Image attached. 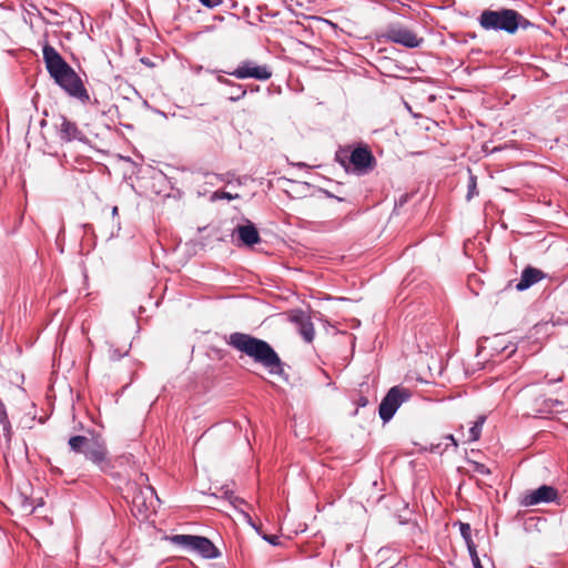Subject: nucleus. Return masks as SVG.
I'll use <instances>...</instances> for the list:
<instances>
[{
  "label": "nucleus",
  "instance_id": "nucleus-1",
  "mask_svg": "<svg viewBox=\"0 0 568 568\" xmlns=\"http://www.w3.org/2000/svg\"><path fill=\"white\" fill-rule=\"evenodd\" d=\"M43 61L50 78L70 98L77 99L82 104L90 102V94L84 83L74 69L51 44L42 48Z\"/></svg>",
  "mask_w": 568,
  "mask_h": 568
},
{
  "label": "nucleus",
  "instance_id": "nucleus-2",
  "mask_svg": "<svg viewBox=\"0 0 568 568\" xmlns=\"http://www.w3.org/2000/svg\"><path fill=\"white\" fill-rule=\"evenodd\" d=\"M227 344L267 368L271 375L280 376L285 382L288 381V375L284 371L285 364L266 341L250 334L235 332L229 336Z\"/></svg>",
  "mask_w": 568,
  "mask_h": 568
},
{
  "label": "nucleus",
  "instance_id": "nucleus-3",
  "mask_svg": "<svg viewBox=\"0 0 568 568\" xmlns=\"http://www.w3.org/2000/svg\"><path fill=\"white\" fill-rule=\"evenodd\" d=\"M68 445L72 453L82 454L101 473L109 474L113 469L106 442L94 428H85L83 435L71 436Z\"/></svg>",
  "mask_w": 568,
  "mask_h": 568
},
{
  "label": "nucleus",
  "instance_id": "nucleus-4",
  "mask_svg": "<svg viewBox=\"0 0 568 568\" xmlns=\"http://www.w3.org/2000/svg\"><path fill=\"white\" fill-rule=\"evenodd\" d=\"M477 21L486 31H504L508 34H515L519 29L538 28L517 10L508 8L485 9L478 16Z\"/></svg>",
  "mask_w": 568,
  "mask_h": 568
},
{
  "label": "nucleus",
  "instance_id": "nucleus-5",
  "mask_svg": "<svg viewBox=\"0 0 568 568\" xmlns=\"http://www.w3.org/2000/svg\"><path fill=\"white\" fill-rule=\"evenodd\" d=\"M335 160L345 171H349L352 165V171L358 175L367 174L376 165L373 152L364 143H358L353 150L339 149L335 154Z\"/></svg>",
  "mask_w": 568,
  "mask_h": 568
},
{
  "label": "nucleus",
  "instance_id": "nucleus-6",
  "mask_svg": "<svg viewBox=\"0 0 568 568\" xmlns=\"http://www.w3.org/2000/svg\"><path fill=\"white\" fill-rule=\"evenodd\" d=\"M169 540L182 549L200 554L205 559H216L221 556L217 547L204 536L173 535Z\"/></svg>",
  "mask_w": 568,
  "mask_h": 568
},
{
  "label": "nucleus",
  "instance_id": "nucleus-7",
  "mask_svg": "<svg viewBox=\"0 0 568 568\" xmlns=\"http://www.w3.org/2000/svg\"><path fill=\"white\" fill-rule=\"evenodd\" d=\"M412 396L409 389L402 386H393L388 389L378 406V415L384 424L392 420L402 404Z\"/></svg>",
  "mask_w": 568,
  "mask_h": 568
},
{
  "label": "nucleus",
  "instance_id": "nucleus-8",
  "mask_svg": "<svg viewBox=\"0 0 568 568\" xmlns=\"http://www.w3.org/2000/svg\"><path fill=\"white\" fill-rule=\"evenodd\" d=\"M383 38L396 44H400L407 49L419 48L424 43V39L418 37L413 30L400 23H389L383 33Z\"/></svg>",
  "mask_w": 568,
  "mask_h": 568
},
{
  "label": "nucleus",
  "instance_id": "nucleus-9",
  "mask_svg": "<svg viewBox=\"0 0 568 568\" xmlns=\"http://www.w3.org/2000/svg\"><path fill=\"white\" fill-rule=\"evenodd\" d=\"M558 490L551 485H541L537 489L525 491L519 499L523 507L536 506L539 504L558 503Z\"/></svg>",
  "mask_w": 568,
  "mask_h": 568
},
{
  "label": "nucleus",
  "instance_id": "nucleus-10",
  "mask_svg": "<svg viewBox=\"0 0 568 568\" xmlns=\"http://www.w3.org/2000/svg\"><path fill=\"white\" fill-rule=\"evenodd\" d=\"M225 73L240 80L255 79L258 81H266L272 77V71L268 65H260L252 60H244L237 65L236 69L233 71H225Z\"/></svg>",
  "mask_w": 568,
  "mask_h": 568
},
{
  "label": "nucleus",
  "instance_id": "nucleus-11",
  "mask_svg": "<svg viewBox=\"0 0 568 568\" xmlns=\"http://www.w3.org/2000/svg\"><path fill=\"white\" fill-rule=\"evenodd\" d=\"M61 123L58 126V136L62 142L69 143L74 140L88 142V138L80 131L77 123L69 120L65 115H60Z\"/></svg>",
  "mask_w": 568,
  "mask_h": 568
},
{
  "label": "nucleus",
  "instance_id": "nucleus-12",
  "mask_svg": "<svg viewBox=\"0 0 568 568\" xmlns=\"http://www.w3.org/2000/svg\"><path fill=\"white\" fill-rule=\"evenodd\" d=\"M234 235L240 245L252 247L261 242V236L255 224L248 220H245L244 224H239L234 229Z\"/></svg>",
  "mask_w": 568,
  "mask_h": 568
},
{
  "label": "nucleus",
  "instance_id": "nucleus-13",
  "mask_svg": "<svg viewBox=\"0 0 568 568\" xmlns=\"http://www.w3.org/2000/svg\"><path fill=\"white\" fill-rule=\"evenodd\" d=\"M545 276L546 274L542 271L528 265L521 271L520 278L516 284V290L518 292L526 291L541 281Z\"/></svg>",
  "mask_w": 568,
  "mask_h": 568
},
{
  "label": "nucleus",
  "instance_id": "nucleus-14",
  "mask_svg": "<svg viewBox=\"0 0 568 568\" xmlns=\"http://www.w3.org/2000/svg\"><path fill=\"white\" fill-rule=\"evenodd\" d=\"M293 321L300 326V334L305 342L311 343L314 339L315 331L313 323L304 316L303 313L293 317Z\"/></svg>",
  "mask_w": 568,
  "mask_h": 568
},
{
  "label": "nucleus",
  "instance_id": "nucleus-15",
  "mask_svg": "<svg viewBox=\"0 0 568 568\" xmlns=\"http://www.w3.org/2000/svg\"><path fill=\"white\" fill-rule=\"evenodd\" d=\"M0 425L2 426L3 435L9 442L11 439V423L9 420L7 408L3 402L0 399Z\"/></svg>",
  "mask_w": 568,
  "mask_h": 568
},
{
  "label": "nucleus",
  "instance_id": "nucleus-16",
  "mask_svg": "<svg viewBox=\"0 0 568 568\" xmlns=\"http://www.w3.org/2000/svg\"><path fill=\"white\" fill-rule=\"evenodd\" d=\"M229 92H227V99L232 102H236V101H240L241 99H243L246 94V90L244 89V87L242 84H239V83H235L233 82L230 87H229Z\"/></svg>",
  "mask_w": 568,
  "mask_h": 568
},
{
  "label": "nucleus",
  "instance_id": "nucleus-17",
  "mask_svg": "<svg viewBox=\"0 0 568 568\" xmlns=\"http://www.w3.org/2000/svg\"><path fill=\"white\" fill-rule=\"evenodd\" d=\"M221 494L222 497L230 501V504L235 508L239 509L240 505H246L245 500L236 497L234 495V491L230 489L227 486L221 487Z\"/></svg>",
  "mask_w": 568,
  "mask_h": 568
},
{
  "label": "nucleus",
  "instance_id": "nucleus-18",
  "mask_svg": "<svg viewBox=\"0 0 568 568\" xmlns=\"http://www.w3.org/2000/svg\"><path fill=\"white\" fill-rule=\"evenodd\" d=\"M486 420L485 416H479L477 420L473 424V426L469 428V438L468 442H476L480 438L483 425Z\"/></svg>",
  "mask_w": 568,
  "mask_h": 568
},
{
  "label": "nucleus",
  "instance_id": "nucleus-19",
  "mask_svg": "<svg viewBox=\"0 0 568 568\" xmlns=\"http://www.w3.org/2000/svg\"><path fill=\"white\" fill-rule=\"evenodd\" d=\"M458 525H459L460 535L467 546V550L470 549V547H476V545L471 538L470 525L467 523H462V521H459Z\"/></svg>",
  "mask_w": 568,
  "mask_h": 568
},
{
  "label": "nucleus",
  "instance_id": "nucleus-20",
  "mask_svg": "<svg viewBox=\"0 0 568 568\" xmlns=\"http://www.w3.org/2000/svg\"><path fill=\"white\" fill-rule=\"evenodd\" d=\"M478 195L477 191V178L474 174H469L468 184H467V194L466 200L470 201L473 197Z\"/></svg>",
  "mask_w": 568,
  "mask_h": 568
},
{
  "label": "nucleus",
  "instance_id": "nucleus-21",
  "mask_svg": "<svg viewBox=\"0 0 568 568\" xmlns=\"http://www.w3.org/2000/svg\"><path fill=\"white\" fill-rule=\"evenodd\" d=\"M468 463L473 467V470L475 473H478V474L484 475V476H488L491 473L490 469L486 465H484V464H481L479 462L468 460Z\"/></svg>",
  "mask_w": 568,
  "mask_h": 568
},
{
  "label": "nucleus",
  "instance_id": "nucleus-22",
  "mask_svg": "<svg viewBox=\"0 0 568 568\" xmlns=\"http://www.w3.org/2000/svg\"><path fill=\"white\" fill-rule=\"evenodd\" d=\"M21 497H22L21 507L23 510H29L30 513H32L37 506L42 505L41 500H39L38 504L34 506L32 500H30L27 496H21Z\"/></svg>",
  "mask_w": 568,
  "mask_h": 568
},
{
  "label": "nucleus",
  "instance_id": "nucleus-23",
  "mask_svg": "<svg viewBox=\"0 0 568 568\" xmlns=\"http://www.w3.org/2000/svg\"><path fill=\"white\" fill-rule=\"evenodd\" d=\"M468 554L471 559L474 568H484L477 554L476 547H470V549H468Z\"/></svg>",
  "mask_w": 568,
  "mask_h": 568
},
{
  "label": "nucleus",
  "instance_id": "nucleus-24",
  "mask_svg": "<svg viewBox=\"0 0 568 568\" xmlns=\"http://www.w3.org/2000/svg\"><path fill=\"white\" fill-rule=\"evenodd\" d=\"M126 355H128V351L122 353V352H120V349L114 348V347H111L109 349V357L111 361H119Z\"/></svg>",
  "mask_w": 568,
  "mask_h": 568
},
{
  "label": "nucleus",
  "instance_id": "nucleus-25",
  "mask_svg": "<svg viewBox=\"0 0 568 568\" xmlns=\"http://www.w3.org/2000/svg\"><path fill=\"white\" fill-rule=\"evenodd\" d=\"M262 539H264L265 541H267L270 545L272 546H280L281 545V541H280V537L276 536V535H267V534H260Z\"/></svg>",
  "mask_w": 568,
  "mask_h": 568
},
{
  "label": "nucleus",
  "instance_id": "nucleus-26",
  "mask_svg": "<svg viewBox=\"0 0 568 568\" xmlns=\"http://www.w3.org/2000/svg\"><path fill=\"white\" fill-rule=\"evenodd\" d=\"M203 7L214 9L223 3L224 0H197Z\"/></svg>",
  "mask_w": 568,
  "mask_h": 568
},
{
  "label": "nucleus",
  "instance_id": "nucleus-27",
  "mask_svg": "<svg viewBox=\"0 0 568 568\" xmlns=\"http://www.w3.org/2000/svg\"><path fill=\"white\" fill-rule=\"evenodd\" d=\"M214 196L217 197V199H225V200H235L239 197V194H232L230 192H225V191H216L214 193Z\"/></svg>",
  "mask_w": 568,
  "mask_h": 568
},
{
  "label": "nucleus",
  "instance_id": "nucleus-28",
  "mask_svg": "<svg viewBox=\"0 0 568 568\" xmlns=\"http://www.w3.org/2000/svg\"><path fill=\"white\" fill-rule=\"evenodd\" d=\"M244 517V519L246 520V523L252 527L254 528L258 534H261L260 531V527L256 526V524L253 521L252 517L250 516L248 513H246L245 510L243 509H237Z\"/></svg>",
  "mask_w": 568,
  "mask_h": 568
},
{
  "label": "nucleus",
  "instance_id": "nucleus-29",
  "mask_svg": "<svg viewBox=\"0 0 568 568\" xmlns=\"http://www.w3.org/2000/svg\"><path fill=\"white\" fill-rule=\"evenodd\" d=\"M321 192H323L325 194V196L328 197V199H335L338 202H343L344 201V197H339V196L333 194L332 192H329L327 190L321 189Z\"/></svg>",
  "mask_w": 568,
  "mask_h": 568
},
{
  "label": "nucleus",
  "instance_id": "nucleus-30",
  "mask_svg": "<svg viewBox=\"0 0 568 568\" xmlns=\"http://www.w3.org/2000/svg\"><path fill=\"white\" fill-rule=\"evenodd\" d=\"M408 194H402L399 199L395 202V206H403L408 201Z\"/></svg>",
  "mask_w": 568,
  "mask_h": 568
},
{
  "label": "nucleus",
  "instance_id": "nucleus-31",
  "mask_svg": "<svg viewBox=\"0 0 568 568\" xmlns=\"http://www.w3.org/2000/svg\"><path fill=\"white\" fill-rule=\"evenodd\" d=\"M216 79H217V81H219L220 83L225 84V85H227V87H230V85L233 83V81H231V80H229V79L224 78L223 75H217V78H216Z\"/></svg>",
  "mask_w": 568,
  "mask_h": 568
},
{
  "label": "nucleus",
  "instance_id": "nucleus-32",
  "mask_svg": "<svg viewBox=\"0 0 568 568\" xmlns=\"http://www.w3.org/2000/svg\"><path fill=\"white\" fill-rule=\"evenodd\" d=\"M475 38H476V33L475 32H467V33H465L464 39L462 40V42L466 43V42H468L469 39L473 40Z\"/></svg>",
  "mask_w": 568,
  "mask_h": 568
},
{
  "label": "nucleus",
  "instance_id": "nucleus-33",
  "mask_svg": "<svg viewBox=\"0 0 568 568\" xmlns=\"http://www.w3.org/2000/svg\"><path fill=\"white\" fill-rule=\"evenodd\" d=\"M367 404H368V399H367V397H365V396H361V397L358 398V400H357V405H358L359 407H365V406H367Z\"/></svg>",
  "mask_w": 568,
  "mask_h": 568
},
{
  "label": "nucleus",
  "instance_id": "nucleus-34",
  "mask_svg": "<svg viewBox=\"0 0 568 568\" xmlns=\"http://www.w3.org/2000/svg\"><path fill=\"white\" fill-rule=\"evenodd\" d=\"M141 63H143L144 65L146 67H154V63L151 61V59L146 58V57H143L140 59Z\"/></svg>",
  "mask_w": 568,
  "mask_h": 568
},
{
  "label": "nucleus",
  "instance_id": "nucleus-35",
  "mask_svg": "<svg viewBox=\"0 0 568 568\" xmlns=\"http://www.w3.org/2000/svg\"><path fill=\"white\" fill-rule=\"evenodd\" d=\"M445 439L449 440L452 446H454L455 448L458 446V443L455 439L454 435L449 434V435L445 436Z\"/></svg>",
  "mask_w": 568,
  "mask_h": 568
},
{
  "label": "nucleus",
  "instance_id": "nucleus-36",
  "mask_svg": "<svg viewBox=\"0 0 568 568\" xmlns=\"http://www.w3.org/2000/svg\"><path fill=\"white\" fill-rule=\"evenodd\" d=\"M562 381V375L557 377V378H551V379H548V384H555V383H559Z\"/></svg>",
  "mask_w": 568,
  "mask_h": 568
},
{
  "label": "nucleus",
  "instance_id": "nucleus-37",
  "mask_svg": "<svg viewBox=\"0 0 568 568\" xmlns=\"http://www.w3.org/2000/svg\"><path fill=\"white\" fill-rule=\"evenodd\" d=\"M83 227L87 233H89L93 230V226L91 224H84Z\"/></svg>",
  "mask_w": 568,
  "mask_h": 568
},
{
  "label": "nucleus",
  "instance_id": "nucleus-38",
  "mask_svg": "<svg viewBox=\"0 0 568 568\" xmlns=\"http://www.w3.org/2000/svg\"><path fill=\"white\" fill-rule=\"evenodd\" d=\"M439 448H440V445L438 444L436 446H432L430 450L434 452V453H437V452H439Z\"/></svg>",
  "mask_w": 568,
  "mask_h": 568
},
{
  "label": "nucleus",
  "instance_id": "nucleus-39",
  "mask_svg": "<svg viewBox=\"0 0 568 568\" xmlns=\"http://www.w3.org/2000/svg\"><path fill=\"white\" fill-rule=\"evenodd\" d=\"M118 214V206L112 207V216H115Z\"/></svg>",
  "mask_w": 568,
  "mask_h": 568
},
{
  "label": "nucleus",
  "instance_id": "nucleus-40",
  "mask_svg": "<svg viewBox=\"0 0 568 568\" xmlns=\"http://www.w3.org/2000/svg\"><path fill=\"white\" fill-rule=\"evenodd\" d=\"M297 166H300V168H304V166H306V164H305V163H303V162H300V163H297Z\"/></svg>",
  "mask_w": 568,
  "mask_h": 568
},
{
  "label": "nucleus",
  "instance_id": "nucleus-41",
  "mask_svg": "<svg viewBox=\"0 0 568 568\" xmlns=\"http://www.w3.org/2000/svg\"><path fill=\"white\" fill-rule=\"evenodd\" d=\"M138 499H139V497H135V498L133 499V503H134V504H136Z\"/></svg>",
  "mask_w": 568,
  "mask_h": 568
}]
</instances>
